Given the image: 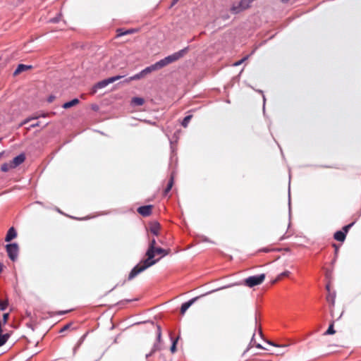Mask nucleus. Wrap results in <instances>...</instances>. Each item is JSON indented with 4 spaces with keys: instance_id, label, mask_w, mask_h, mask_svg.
I'll list each match as a JSON object with an SVG mask.
<instances>
[{
    "instance_id": "nucleus-1",
    "label": "nucleus",
    "mask_w": 361,
    "mask_h": 361,
    "mask_svg": "<svg viewBox=\"0 0 361 361\" xmlns=\"http://www.w3.org/2000/svg\"><path fill=\"white\" fill-rule=\"evenodd\" d=\"M157 247V241L155 238H152L149 242V247L146 252L147 259L141 261L137 264L130 272L128 280H132L137 274L145 271L148 267L155 264L159 259H154V250Z\"/></svg>"
},
{
    "instance_id": "nucleus-2",
    "label": "nucleus",
    "mask_w": 361,
    "mask_h": 361,
    "mask_svg": "<svg viewBox=\"0 0 361 361\" xmlns=\"http://www.w3.org/2000/svg\"><path fill=\"white\" fill-rule=\"evenodd\" d=\"M187 52V48L180 50L178 52L173 53L171 55H169L164 59L157 61L159 66L161 68L166 66L167 65L172 63L180 58H182L185 54Z\"/></svg>"
},
{
    "instance_id": "nucleus-3",
    "label": "nucleus",
    "mask_w": 361,
    "mask_h": 361,
    "mask_svg": "<svg viewBox=\"0 0 361 361\" xmlns=\"http://www.w3.org/2000/svg\"><path fill=\"white\" fill-rule=\"evenodd\" d=\"M265 279V274H262L257 276H252L245 279L244 284L247 287L252 288L263 283Z\"/></svg>"
},
{
    "instance_id": "nucleus-4",
    "label": "nucleus",
    "mask_w": 361,
    "mask_h": 361,
    "mask_svg": "<svg viewBox=\"0 0 361 361\" xmlns=\"http://www.w3.org/2000/svg\"><path fill=\"white\" fill-rule=\"evenodd\" d=\"M121 78H123V76H121V75H116V76L109 78L107 79L103 80L97 82V84H95V85L93 87V92L92 93H95L97 92V89L104 88L106 86H107L109 84L114 82L115 81L121 79Z\"/></svg>"
},
{
    "instance_id": "nucleus-5",
    "label": "nucleus",
    "mask_w": 361,
    "mask_h": 361,
    "mask_svg": "<svg viewBox=\"0 0 361 361\" xmlns=\"http://www.w3.org/2000/svg\"><path fill=\"white\" fill-rule=\"evenodd\" d=\"M6 252L9 258L14 261L17 257L18 253V246L16 243L8 244L6 245Z\"/></svg>"
},
{
    "instance_id": "nucleus-6",
    "label": "nucleus",
    "mask_w": 361,
    "mask_h": 361,
    "mask_svg": "<svg viewBox=\"0 0 361 361\" xmlns=\"http://www.w3.org/2000/svg\"><path fill=\"white\" fill-rule=\"evenodd\" d=\"M152 205H145L137 208V212L142 216H149L152 212Z\"/></svg>"
},
{
    "instance_id": "nucleus-7",
    "label": "nucleus",
    "mask_w": 361,
    "mask_h": 361,
    "mask_svg": "<svg viewBox=\"0 0 361 361\" xmlns=\"http://www.w3.org/2000/svg\"><path fill=\"white\" fill-rule=\"evenodd\" d=\"M161 225L157 221H152L149 225V231L156 236L159 235Z\"/></svg>"
},
{
    "instance_id": "nucleus-8",
    "label": "nucleus",
    "mask_w": 361,
    "mask_h": 361,
    "mask_svg": "<svg viewBox=\"0 0 361 361\" xmlns=\"http://www.w3.org/2000/svg\"><path fill=\"white\" fill-rule=\"evenodd\" d=\"M157 343H155L152 349V351L149 355H147V357L149 355H152L154 353H155L157 350H159L161 349L160 347V341H161V328L160 326H157Z\"/></svg>"
},
{
    "instance_id": "nucleus-9",
    "label": "nucleus",
    "mask_w": 361,
    "mask_h": 361,
    "mask_svg": "<svg viewBox=\"0 0 361 361\" xmlns=\"http://www.w3.org/2000/svg\"><path fill=\"white\" fill-rule=\"evenodd\" d=\"M200 297H195L190 300L189 301L182 304L180 307V314H184L187 310Z\"/></svg>"
},
{
    "instance_id": "nucleus-10",
    "label": "nucleus",
    "mask_w": 361,
    "mask_h": 361,
    "mask_svg": "<svg viewBox=\"0 0 361 361\" xmlns=\"http://www.w3.org/2000/svg\"><path fill=\"white\" fill-rule=\"evenodd\" d=\"M25 159V157L23 154H20L18 156L16 157L11 161L13 166L16 168L19 165H20Z\"/></svg>"
},
{
    "instance_id": "nucleus-11",
    "label": "nucleus",
    "mask_w": 361,
    "mask_h": 361,
    "mask_svg": "<svg viewBox=\"0 0 361 361\" xmlns=\"http://www.w3.org/2000/svg\"><path fill=\"white\" fill-rule=\"evenodd\" d=\"M32 68V66L19 64L16 71L13 72V76H16L24 71L30 70Z\"/></svg>"
},
{
    "instance_id": "nucleus-12",
    "label": "nucleus",
    "mask_w": 361,
    "mask_h": 361,
    "mask_svg": "<svg viewBox=\"0 0 361 361\" xmlns=\"http://www.w3.org/2000/svg\"><path fill=\"white\" fill-rule=\"evenodd\" d=\"M159 69H160V68L159 66L158 63L157 62L154 64L145 68L141 72H142V73L143 74V75L145 77V75H147V74L152 73V71H157V70H159Z\"/></svg>"
},
{
    "instance_id": "nucleus-13",
    "label": "nucleus",
    "mask_w": 361,
    "mask_h": 361,
    "mask_svg": "<svg viewBox=\"0 0 361 361\" xmlns=\"http://www.w3.org/2000/svg\"><path fill=\"white\" fill-rule=\"evenodd\" d=\"M17 236L16 231L13 227H11L8 229L7 234L5 238V240L6 242L11 241L13 238H15Z\"/></svg>"
},
{
    "instance_id": "nucleus-14",
    "label": "nucleus",
    "mask_w": 361,
    "mask_h": 361,
    "mask_svg": "<svg viewBox=\"0 0 361 361\" xmlns=\"http://www.w3.org/2000/svg\"><path fill=\"white\" fill-rule=\"evenodd\" d=\"M136 31L137 30L135 29H129V30H124L123 29L119 28V29H117V30H116V32H117L116 37H121L123 35L133 34V33H135Z\"/></svg>"
},
{
    "instance_id": "nucleus-15",
    "label": "nucleus",
    "mask_w": 361,
    "mask_h": 361,
    "mask_svg": "<svg viewBox=\"0 0 361 361\" xmlns=\"http://www.w3.org/2000/svg\"><path fill=\"white\" fill-rule=\"evenodd\" d=\"M170 249L165 250L159 247H156V248L154 250V257L155 256L156 254L161 255L162 256H166L168 255L170 253Z\"/></svg>"
},
{
    "instance_id": "nucleus-16",
    "label": "nucleus",
    "mask_w": 361,
    "mask_h": 361,
    "mask_svg": "<svg viewBox=\"0 0 361 361\" xmlns=\"http://www.w3.org/2000/svg\"><path fill=\"white\" fill-rule=\"evenodd\" d=\"M345 237L346 235L345 234V232L342 231H338L334 235V239L340 242H343L345 239Z\"/></svg>"
},
{
    "instance_id": "nucleus-17",
    "label": "nucleus",
    "mask_w": 361,
    "mask_h": 361,
    "mask_svg": "<svg viewBox=\"0 0 361 361\" xmlns=\"http://www.w3.org/2000/svg\"><path fill=\"white\" fill-rule=\"evenodd\" d=\"M80 102L78 99H73L70 102H66L63 104L62 107L63 109H69L72 106H76Z\"/></svg>"
},
{
    "instance_id": "nucleus-18",
    "label": "nucleus",
    "mask_w": 361,
    "mask_h": 361,
    "mask_svg": "<svg viewBox=\"0 0 361 361\" xmlns=\"http://www.w3.org/2000/svg\"><path fill=\"white\" fill-rule=\"evenodd\" d=\"M15 169L11 162H8V163H4L1 165V170L4 172H8V171H10L11 169Z\"/></svg>"
},
{
    "instance_id": "nucleus-19",
    "label": "nucleus",
    "mask_w": 361,
    "mask_h": 361,
    "mask_svg": "<svg viewBox=\"0 0 361 361\" xmlns=\"http://www.w3.org/2000/svg\"><path fill=\"white\" fill-rule=\"evenodd\" d=\"M290 274V272L289 271H285L283 273L280 274L277 278L272 281V283H275L277 281H280L283 277H288Z\"/></svg>"
},
{
    "instance_id": "nucleus-20",
    "label": "nucleus",
    "mask_w": 361,
    "mask_h": 361,
    "mask_svg": "<svg viewBox=\"0 0 361 361\" xmlns=\"http://www.w3.org/2000/svg\"><path fill=\"white\" fill-rule=\"evenodd\" d=\"M132 103L137 106H142L145 103V100L141 97H133Z\"/></svg>"
},
{
    "instance_id": "nucleus-21",
    "label": "nucleus",
    "mask_w": 361,
    "mask_h": 361,
    "mask_svg": "<svg viewBox=\"0 0 361 361\" xmlns=\"http://www.w3.org/2000/svg\"><path fill=\"white\" fill-rule=\"evenodd\" d=\"M173 185V178L171 177L168 183L166 188L164 190V193L165 195H166L169 193V192L171 190Z\"/></svg>"
},
{
    "instance_id": "nucleus-22",
    "label": "nucleus",
    "mask_w": 361,
    "mask_h": 361,
    "mask_svg": "<svg viewBox=\"0 0 361 361\" xmlns=\"http://www.w3.org/2000/svg\"><path fill=\"white\" fill-rule=\"evenodd\" d=\"M326 300H327L328 302L330 304L331 307L334 305V303H335V295H331V293H329L326 297Z\"/></svg>"
},
{
    "instance_id": "nucleus-23",
    "label": "nucleus",
    "mask_w": 361,
    "mask_h": 361,
    "mask_svg": "<svg viewBox=\"0 0 361 361\" xmlns=\"http://www.w3.org/2000/svg\"><path fill=\"white\" fill-rule=\"evenodd\" d=\"M192 118V115H188L187 116H185L184 118V119L182 121V126L184 127V128H186L188 127V125L190 122V121L191 120V118Z\"/></svg>"
},
{
    "instance_id": "nucleus-24",
    "label": "nucleus",
    "mask_w": 361,
    "mask_h": 361,
    "mask_svg": "<svg viewBox=\"0 0 361 361\" xmlns=\"http://www.w3.org/2000/svg\"><path fill=\"white\" fill-rule=\"evenodd\" d=\"M336 331L334 329V323L331 324L326 330V331L324 334V335H331L334 334Z\"/></svg>"
},
{
    "instance_id": "nucleus-25",
    "label": "nucleus",
    "mask_w": 361,
    "mask_h": 361,
    "mask_svg": "<svg viewBox=\"0 0 361 361\" xmlns=\"http://www.w3.org/2000/svg\"><path fill=\"white\" fill-rule=\"evenodd\" d=\"M144 78V75L142 73V72H140L139 73L137 74H135V75L132 76L130 78L129 80H140L141 78Z\"/></svg>"
},
{
    "instance_id": "nucleus-26",
    "label": "nucleus",
    "mask_w": 361,
    "mask_h": 361,
    "mask_svg": "<svg viewBox=\"0 0 361 361\" xmlns=\"http://www.w3.org/2000/svg\"><path fill=\"white\" fill-rule=\"evenodd\" d=\"M248 58H249V55H247V56H246L243 57L242 59H240V60H239V61H238L235 62V63H233V66H238L241 65L244 61H245L246 60H247V59H248Z\"/></svg>"
},
{
    "instance_id": "nucleus-27",
    "label": "nucleus",
    "mask_w": 361,
    "mask_h": 361,
    "mask_svg": "<svg viewBox=\"0 0 361 361\" xmlns=\"http://www.w3.org/2000/svg\"><path fill=\"white\" fill-rule=\"evenodd\" d=\"M8 306L7 300H0V309L1 310H4Z\"/></svg>"
},
{
    "instance_id": "nucleus-28",
    "label": "nucleus",
    "mask_w": 361,
    "mask_h": 361,
    "mask_svg": "<svg viewBox=\"0 0 361 361\" xmlns=\"http://www.w3.org/2000/svg\"><path fill=\"white\" fill-rule=\"evenodd\" d=\"M179 337H178L175 341H173L172 345L171 347V351L172 353H174L176 351V343Z\"/></svg>"
},
{
    "instance_id": "nucleus-29",
    "label": "nucleus",
    "mask_w": 361,
    "mask_h": 361,
    "mask_svg": "<svg viewBox=\"0 0 361 361\" xmlns=\"http://www.w3.org/2000/svg\"><path fill=\"white\" fill-rule=\"evenodd\" d=\"M354 223H352V224H350L348 225H346L344 227H343V230L342 231L345 232V234L346 235L347 233L348 232L349 229L352 227V226L353 225Z\"/></svg>"
},
{
    "instance_id": "nucleus-30",
    "label": "nucleus",
    "mask_w": 361,
    "mask_h": 361,
    "mask_svg": "<svg viewBox=\"0 0 361 361\" xmlns=\"http://www.w3.org/2000/svg\"><path fill=\"white\" fill-rule=\"evenodd\" d=\"M35 118H32V116H30V117H28L25 120H24L20 124V126H22L26 123H27L28 122H30V121L32 120H34Z\"/></svg>"
},
{
    "instance_id": "nucleus-31",
    "label": "nucleus",
    "mask_w": 361,
    "mask_h": 361,
    "mask_svg": "<svg viewBox=\"0 0 361 361\" xmlns=\"http://www.w3.org/2000/svg\"><path fill=\"white\" fill-rule=\"evenodd\" d=\"M35 118H32V116H30V117H28L25 120H24L20 124V126H22L26 123H27L28 122H30V121L32 120H34Z\"/></svg>"
},
{
    "instance_id": "nucleus-32",
    "label": "nucleus",
    "mask_w": 361,
    "mask_h": 361,
    "mask_svg": "<svg viewBox=\"0 0 361 361\" xmlns=\"http://www.w3.org/2000/svg\"><path fill=\"white\" fill-rule=\"evenodd\" d=\"M8 318V313L4 314V315H3V321H4V323H6L7 322Z\"/></svg>"
},
{
    "instance_id": "nucleus-33",
    "label": "nucleus",
    "mask_w": 361,
    "mask_h": 361,
    "mask_svg": "<svg viewBox=\"0 0 361 361\" xmlns=\"http://www.w3.org/2000/svg\"><path fill=\"white\" fill-rule=\"evenodd\" d=\"M54 99H55V97H54V96H53V95H51V96H49V98L47 99V102H48L49 103H51V102L54 100Z\"/></svg>"
},
{
    "instance_id": "nucleus-34",
    "label": "nucleus",
    "mask_w": 361,
    "mask_h": 361,
    "mask_svg": "<svg viewBox=\"0 0 361 361\" xmlns=\"http://www.w3.org/2000/svg\"><path fill=\"white\" fill-rule=\"evenodd\" d=\"M38 126H39V123L37 122L35 123H33V124L30 125V128H36V127H38Z\"/></svg>"
},
{
    "instance_id": "nucleus-35",
    "label": "nucleus",
    "mask_w": 361,
    "mask_h": 361,
    "mask_svg": "<svg viewBox=\"0 0 361 361\" xmlns=\"http://www.w3.org/2000/svg\"><path fill=\"white\" fill-rule=\"evenodd\" d=\"M70 325L69 324H66L65 325L61 330V332L63 331H66L67 330L68 328H69Z\"/></svg>"
},
{
    "instance_id": "nucleus-36",
    "label": "nucleus",
    "mask_w": 361,
    "mask_h": 361,
    "mask_svg": "<svg viewBox=\"0 0 361 361\" xmlns=\"http://www.w3.org/2000/svg\"><path fill=\"white\" fill-rule=\"evenodd\" d=\"M39 117H41V116L39 114H36L32 116V118H35V119H37Z\"/></svg>"
},
{
    "instance_id": "nucleus-37",
    "label": "nucleus",
    "mask_w": 361,
    "mask_h": 361,
    "mask_svg": "<svg viewBox=\"0 0 361 361\" xmlns=\"http://www.w3.org/2000/svg\"><path fill=\"white\" fill-rule=\"evenodd\" d=\"M269 343L270 345H273V346H275V347H280V346H281V345H278V344H276V343H273V342H271V341H269Z\"/></svg>"
},
{
    "instance_id": "nucleus-38",
    "label": "nucleus",
    "mask_w": 361,
    "mask_h": 361,
    "mask_svg": "<svg viewBox=\"0 0 361 361\" xmlns=\"http://www.w3.org/2000/svg\"><path fill=\"white\" fill-rule=\"evenodd\" d=\"M3 268H4V264L0 262V273H1V271H3Z\"/></svg>"
},
{
    "instance_id": "nucleus-39",
    "label": "nucleus",
    "mask_w": 361,
    "mask_h": 361,
    "mask_svg": "<svg viewBox=\"0 0 361 361\" xmlns=\"http://www.w3.org/2000/svg\"><path fill=\"white\" fill-rule=\"evenodd\" d=\"M256 347H257V348H263L260 344H257V345H256Z\"/></svg>"
},
{
    "instance_id": "nucleus-40",
    "label": "nucleus",
    "mask_w": 361,
    "mask_h": 361,
    "mask_svg": "<svg viewBox=\"0 0 361 361\" xmlns=\"http://www.w3.org/2000/svg\"><path fill=\"white\" fill-rule=\"evenodd\" d=\"M41 116V117H46L48 114H39Z\"/></svg>"
},
{
    "instance_id": "nucleus-41",
    "label": "nucleus",
    "mask_w": 361,
    "mask_h": 361,
    "mask_svg": "<svg viewBox=\"0 0 361 361\" xmlns=\"http://www.w3.org/2000/svg\"><path fill=\"white\" fill-rule=\"evenodd\" d=\"M333 246L335 247V250H336V252H337L338 250V247L336 246V244H334Z\"/></svg>"
},
{
    "instance_id": "nucleus-42",
    "label": "nucleus",
    "mask_w": 361,
    "mask_h": 361,
    "mask_svg": "<svg viewBox=\"0 0 361 361\" xmlns=\"http://www.w3.org/2000/svg\"><path fill=\"white\" fill-rule=\"evenodd\" d=\"M231 286H224V287H221L220 289H224V288H228V287H231Z\"/></svg>"
},
{
    "instance_id": "nucleus-43",
    "label": "nucleus",
    "mask_w": 361,
    "mask_h": 361,
    "mask_svg": "<svg viewBox=\"0 0 361 361\" xmlns=\"http://www.w3.org/2000/svg\"><path fill=\"white\" fill-rule=\"evenodd\" d=\"M178 0H173V4H175Z\"/></svg>"
},
{
    "instance_id": "nucleus-44",
    "label": "nucleus",
    "mask_w": 361,
    "mask_h": 361,
    "mask_svg": "<svg viewBox=\"0 0 361 361\" xmlns=\"http://www.w3.org/2000/svg\"><path fill=\"white\" fill-rule=\"evenodd\" d=\"M263 251L264 252H269V250L268 249H264Z\"/></svg>"
},
{
    "instance_id": "nucleus-45",
    "label": "nucleus",
    "mask_w": 361,
    "mask_h": 361,
    "mask_svg": "<svg viewBox=\"0 0 361 361\" xmlns=\"http://www.w3.org/2000/svg\"><path fill=\"white\" fill-rule=\"evenodd\" d=\"M159 242L161 243V244H163V241L161 240H159Z\"/></svg>"
},
{
    "instance_id": "nucleus-46",
    "label": "nucleus",
    "mask_w": 361,
    "mask_h": 361,
    "mask_svg": "<svg viewBox=\"0 0 361 361\" xmlns=\"http://www.w3.org/2000/svg\"><path fill=\"white\" fill-rule=\"evenodd\" d=\"M326 289H327L328 290H329V285H327V286H326Z\"/></svg>"
},
{
    "instance_id": "nucleus-47",
    "label": "nucleus",
    "mask_w": 361,
    "mask_h": 361,
    "mask_svg": "<svg viewBox=\"0 0 361 361\" xmlns=\"http://www.w3.org/2000/svg\"><path fill=\"white\" fill-rule=\"evenodd\" d=\"M281 1H282V2H283V3H286V2H287V1H288V0H281Z\"/></svg>"
},
{
    "instance_id": "nucleus-48",
    "label": "nucleus",
    "mask_w": 361,
    "mask_h": 361,
    "mask_svg": "<svg viewBox=\"0 0 361 361\" xmlns=\"http://www.w3.org/2000/svg\"><path fill=\"white\" fill-rule=\"evenodd\" d=\"M2 154H3V153H0V157H1Z\"/></svg>"
}]
</instances>
